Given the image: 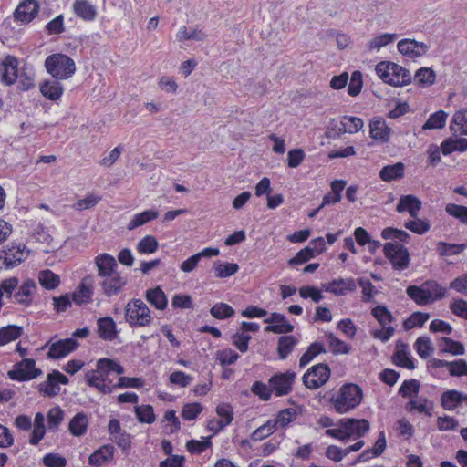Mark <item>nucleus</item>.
I'll return each instance as SVG.
<instances>
[{
  "label": "nucleus",
  "mask_w": 467,
  "mask_h": 467,
  "mask_svg": "<svg viewBox=\"0 0 467 467\" xmlns=\"http://www.w3.org/2000/svg\"><path fill=\"white\" fill-rule=\"evenodd\" d=\"M445 212L458 219L462 223L467 224V207L462 205H458L455 203H448L445 206Z\"/></svg>",
  "instance_id": "obj_54"
},
{
  "label": "nucleus",
  "mask_w": 467,
  "mask_h": 467,
  "mask_svg": "<svg viewBox=\"0 0 467 467\" xmlns=\"http://www.w3.org/2000/svg\"><path fill=\"white\" fill-rule=\"evenodd\" d=\"M441 150L444 156L454 151L465 152L467 150V139L449 137L441 142Z\"/></svg>",
  "instance_id": "obj_23"
},
{
  "label": "nucleus",
  "mask_w": 467,
  "mask_h": 467,
  "mask_svg": "<svg viewBox=\"0 0 467 467\" xmlns=\"http://www.w3.org/2000/svg\"><path fill=\"white\" fill-rule=\"evenodd\" d=\"M434 403L426 397L419 396L418 394L410 399L405 405V410L408 412L417 411L419 413H424L427 416H431V410H433Z\"/></svg>",
  "instance_id": "obj_16"
},
{
  "label": "nucleus",
  "mask_w": 467,
  "mask_h": 467,
  "mask_svg": "<svg viewBox=\"0 0 467 467\" xmlns=\"http://www.w3.org/2000/svg\"><path fill=\"white\" fill-rule=\"evenodd\" d=\"M99 336L108 341L117 337L116 323L110 317H100L97 321Z\"/></svg>",
  "instance_id": "obj_20"
},
{
  "label": "nucleus",
  "mask_w": 467,
  "mask_h": 467,
  "mask_svg": "<svg viewBox=\"0 0 467 467\" xmlns=\"http://www.w3.org/2000/svg\"><path fill=\"white\" fill-rule=\"evenodd\" d=\"M42 371L36 368V361L32 358H25L16 364L7 375L11 379L25 381L36 379Z\"/></svg>",
  "instance_id": "obj_6"
},
{
  "label": "nucleus",
  "mask_w": 467,
  "mask_h": 467,
  "mask_svg": "<svg viewBox=\"0 0 467 467\" xmlns=\"http://www.w3.org/2000/svg\"><path fill=\"white\" fill-rule=\"evenodd\" d=\"M298 339L294 336H282L277 342V354L280 359H285L297 345Z\"/></svg>",
  "instance_id": "obj_29"
},
{
  "label": "nucleus",
  "mask_w": 467,
  "mask_h": 467,
  "mask_svg": "<svg viewBox=\"0 0 467 467\" xmlns=\"http://www.w3.org/2000/svg\"><path fill=\"white\" fill-rule=\"evenodd\" d=\"M115 449L112 445H104L94 451L88 458L90 465L100 466L113 458Z\"/></svg>",
  "instance_id": "obj_26"
},
{
  "label": "nucleus",
  "mask_w": 467,
  "mask_h": 467,
  "mask_svg": "<svg viewBox=\"0 0 467 467\" xmlns=\"http://www.w3.org/2000/svg\"><path fill=\"white\" fill-rule=\"evenodd\" d=\"M449 373L452 377L467 376V362L464 359L451 361Z\"/></svg>",
  "instance_id": "obj_62"
},
{
  "label": "nucleus",
  "mask_w": 467,
  "mask_h": 467,
  "mask_svg": "<svg viewBox=\"0 0 467 467\" xmlns=\"http://www.w3.org/2000/svg\"><path fill=\"white\" fill-rule=\"evenodd\" d=\"M147 301L154 306L157 309L163 310L166 308L168 300L161 287L148 289L146 292Z\"/></svg>",
  "instance_id": "obj_32"
},
{
  "label": "nucleus",
  "mask_w": 467,
  "mask_h": 467,
  "mask_svg": "<svg viewBox=\"0 0 467 467\" xmlns=\"http://www.w3.org/2000/svg\"><path fill=\"white\" fill-rule=\"evenodd\" d=\"M36 290V283L28 279L23 283L19 290L15 294L14 299L16 303L28 306L32 303V296Z\"/></svg>",
  "instance_id": "obj_21"
},
{
  "label": "nucleus",
  "mask_w": 467,
  "mask_h": 467,
  "mask_svg": "<svg viewBox=\"0 0 467 467\" xmlns=\"http://www.w3.org/2000/svg\"><path fill=\"white\" fill-rule=\"evenodd\" d=\"M125 319L130 327H145L151 320L150 310L141 299H132L125 306Z\"/></svg>",
  "instance_id": "obj_3"
},
{
  "label": "nucleus",
  "mask_w": 467,
  "mask_h": 467,
  "mask_svg": "<svg viewBox=\"0 0 467 467\" xmlns=\"http://www.w3.org/2000/svg\"><path fill=\"white\" fill-rule=\"evenodd\" d=\"M404 226L408 230L417 234H424L431 228V225L427 220L419 219L417 217L413 218V220L406 222Z\"/></svg>",
  "instance_id": "obj_53"
},
{
  "label": "nucleus",
  "mask_w": 467,
  "mask_h": 467,
  "mask_svg": "<svg viewBox=\"0 0 467 467\" xmlns=\"http://www.w3.org/2000/svg\"><path fill=\"white\" fill-rule=\"evenodd\" d=\"M40 91L47 99L57 100L62 96L63 87L57 80L47 81L41 86Z\"/></svg>",
  "instance_id": "obj_35"
},
{
  "label": "nucleus",
  "mask_w": 467,
  "mask_h": 467,
  "mask_svg": "<svg viewBox=\"0 0 467 467\" xmlns=\"http://www.w3.org/2000/svg\"><path fill=\"white\" fill-rule=\"evenodd\" d=\"M38 12V4L36 0H25L21 2L14 12V18L23 23L33 20Z\"/></svg>",
  "instance_id": "obj_14"
},
{
  "label": "nucleus",
  "mask_w": 467,
  "mask_h": 467,
  "mask_svg": "<svg viewBox=\"0 0 467 467\" xmlns=\"http://www.w3.org/2000/svg\"><path fill=\"white\" fill-rule=\"evenodd\" d=\"M26 256V246L22 244L12 243L5 250L4 261L7 267H14L20 264Z\"/></svg>",
  "instance_id": "obj_15"
},
{
  "label": "nucleus",
  "mask_w": 467,
  "mask_h": 467,
  "mask_svg": "<svg viewBox=\"0 0 467 467\" xmlns=\"http://www.w3.org/2000/svg\"><path fill=\"white\" fill-rule=\"evenodd\" d=\"M383 251L394 270L404 271L409 267L410 253L403 244L389 242L384 244Z\"/></svg>",
  "instance_id": "obj_4"
},
{
  "label": "nucleus",
  "mask_w": 467,
  "mask_h": 467,
  "mask_svg": "<svg viewBox=\"0 0 467 467\" xmlns=\"http://www.w3.org/2000/svg\"><path fill=\"white\" fill-rule=\"evenodd\" d=\"M420 387V381L415 379L404 380L400 387L399 394L403 398H409L412 395L416 396L419 393Z\"/></svg>",
  "instance_id": "obj_52"
},
{
  "label": "nucleus",
  "mask_w": 467,
  "mask_h": 467,
  "mask_svg": "<svg viewBox=\"0 0 467 467\" xmlns=\"http://www.w3.org/2000/svg\"><path fill=\"white\" fill-rule=\"evenodd\" d=\"M414 78L420 86H431L435 82L436 74L430 67H420L416 71Z\"/></svg>",
  "instance_id": "obj_43"
},
{
  "label": "nucleus",
  "mask_w": 467,
  "mask_h": 467,
  "mask_svg": "<svg viewBox=\"0 0 467 467\" xmlns=\"http://www.w3.org/2000/svg\"><path fill=\"white\" fill-rule=\"evenodd\" d=\"M212 442L209 438H203L202 441L191 440L187 442L186 448L192 454H200L210 448Z\"/></svg>",
  "instance_id": "obj_59"
},
{
  "label": "nucleus",
  "mask_w": 467,
  "mask_h": 467,
  "mask_svg": "<svg viewBox=\"0 0 467 467\" xmlns=\"http://www.w3.org/2000/svg\"><path fill=\"white\" fill-rule=\"evenodd\" d=\"M381 236L385 240L392 239L398 240L401 243H408L410 238V234L403 230L393 227H387L381 232Z\"/></svg>",
  "instance_id": "obj_50"
},
{
  "label": "nucleus",
  "mask_w": 467,
  "mask_h": 467,
  "mask_svg": "<svg viewBox=\"0 0 467 467\" xmlns=\"http://www.w3.org/2000/svg\"><path fill=\"white\" fill-rule=\"evenodd\" d=\"M135 414L138 420L143 423H152L155 420L153 408L150 405H141L135 407Z\"/></svg>",
  "instance_id": "obj_55"
},
{
  "label": "nucleus",
  "mask_w": 467,
  "mask_h": 467,
  "mask_svg": "<svg viewBox=\"0 0 467 467\" xmlns=\"http://www.w3.org/2000/svg\"><path fill=\"white\" fill-rule=\"evenodd\" d=\"M463 401V394L458 390H447L441 394V404L446 410H455Z\"/></svg>",
  "instance_id": "obj_28"
},
{
  "label": "nucleus",
  "mask_w": 467,
  "mask_h": 467,
  "mask_svg": "<svg viewBox=\"0 0 467 467\" xmlns=\"http://www.w3.org/2000/svg\"><path fill=\"white\" fill-rule=\"evenodd\" d=\"M43 463L47 467H66L67 460L58 453H47L43 457Z\"/></svg>",
  "instance_id": "obj_63"
},
{
  "label": "nucleus",
  "mask_w": 467,
  "mask_h": 467,
  "mask_svg": "<svg viewBox=\"0 0 467 467\" xmlns=\"http://www.w3.org/2000/svg\"><path fill=\"white\" fill-rule=\"evenodd\" d=\"M415 348L421 358H429L434 351L431 339L426 337H420L416 340Z\"/></svg>",
  "instance_id": "obj_46"
},
{
  "label": "nucleus",
  "mask_w": 467,
  "mask_h": 467,
  "mask_svg": "<svg viewBox=\"0 0 467 467\" xmlns=\"http://www.w3.org/2000/svg\"><path fill=\"white\" fill-rule=\"evenodd\" d=\"M54 309L57 313L65 312L67 311L72 305V298L69 294H65L60 296H54L52 298Z\"/></svg>",
  "instance_id": "obj_61"
},
{
  "label": "nucleus",
  "mask_w": 467,
  "mask_h": 467,
  "mask_svg": "<svg viewBox=\"0 0 467 467\" xmlns=\"http://www.w3.org/2000/svg\"><path fill=\"white\" fill-rule=\"evenodd\" d=\"M335 410L345 413L350 409V383L344 384L331 399Z\"/></svg>",
  "instance_id": "obj_18"
},
{
  "label": "nucleus",
  "mask_w": 467,
  "mask_h": 467,
  "mask_svg": "<svg viewBox=\"0 0 467 467\" xmlns=\"http://www.w3.org/2000/svg\"><path fill=\"white\" fill-rule=\"evenodd\" d=\"M159 216V213L155 210H147L142 213H137L130 221L127 225L128 230L131 231L137 227H140Z\"/></svg>",
  "instance_id": "obj_34"
},
{
  "label": "nucleus",
  "mask_w": 467,
  "mask_h": 467,
  "mask_svg": "<svg viewBox=\"0 0 467 467\" xmlns=\"http://www.w3.org/2000/svg\"><path fill=\"white\" fill-rule=\"evenodd\" d=\"M450 130L453 137L467 135V109L454 113L450 124Z\"/></svg>",
  "instance_id": "obj_22"
},
{
  "label": "nucleus",
  "mask_w": 467,
  "mask_h": 467,
  "mask_svg": "<svg viewBox=\"0 0 467 467\" xmlns=\"http://www.w3.org/2000/svg\"><path fill=\"white\" fill-rule=\"evenodd\" d=\"M369 132L371 138L386 142L389 139L390 128H389L382 119H373L369 124Z\"/></svg>",
  "instance_id": "obj_24"
},
{
  "label": "nucleus",
  "mask_w": 467,
  "mask_h": 467,
  "mask_svg": "<svg viewBox=\"0 0 467 467\" xmlns=\"http://www.w3.org/2000/svg\"><path fill=\"white\" fill-rule=\"evenodd\" d=\"M275 428L276 422H274L273 420H269L253 431L251 439L254 441H262L270 436L275 431Z\"/></svg>",
  "instance_id": "obj_45"
},
{
  "label": "nucleus",
  "mask_w": 467,
  "mask_h": 467,
  "mask_svg": "<svg viewBox=\"0 0 467 467\" xmlns=\"http://www.w3.org/2000/svg\"><path fill=\"white\" fill-rule=\"evenodd\" d=\"M211 315L218 319H224L234 314V309L225 303H217L210 310Z\"/></svg>",
  "instance_id": "obj_57"
},
{
  "label": "nucleus",
  "mask_w": 467,
  "mask_h": 467,
  "mask_svg": "<svg viewBox=\"0 0 467 467\" xmlns=\"http://www.w3.org/2000/svg\"><path fill=\"white\" fill-rule=\"evenodd\" d=\"M330 377V368L324 363L311 367L303 376L304 385L310 389H317L323 386Z\"/></svg>",
  "instance_id": "obj_5"
},
{
  "label": "nucleus",
  "mask_w": 467,
  "mask_h": 467,
  "mask_svg": "<svg viewBox=\"0 0 467 467\" xmlns=\"http://www.w3.org/2000/svg\"><path fill=\"white\" fill-rule=\"evenodd\" d=\"M76 15L84 20H93L96 17V7L87 0H76L74 3Z\"/></svg>",
  "instance_id": "obj_31"
},
{
  "label": "nucleus",
  "mask_w": 467,
  "mask_h": 467,
  "mask_svg": "<svg viewBox=\"0 0 467 467\" xmlns=\"http://www.w3.org/2000/svg\"><path fill=\"white\" fill-rule=\"evenodd\" d=\"M427 295L431 296V304L442 299L447 295V289L434 280H427L423 283Z\"/></svg>",
  "instance_id": "obj_37"
},
{
  "label": "nucleus",
  "mask_w": 467,
  "mask_h": 467,
  "mask_svg": "<svg viewBox=\"0 0 467 467\" xmlns=\"http://www.w3.org/2000/svg\"><path fill=\"white\" fill-rule=\"evenodd\" d=\"M94 264L98 271V276L101 279L105 276L116 274L118 264L114 256L103 253L94 258Z\"/></svg>",
  "instance_id": "obj_12"
},
{
  "label": "nucleus",
  "mask_w": 467,
  "mask_h": 467,
  "mask_svg": "<svg viewBox=\"0 0 467 467\" xmlns=\"http://www.w3.org/2000/svg\"><path fill=\"white\" fill-rule=\"evenodd\" d=\"M86 380L90 387L98 389L102 393L112 391V388L105 383L104 376L97 375L95 371L88 372Z\"/></svg>",
  "instance_id": "obj_42"
},
{
  "label": "nucleus",
  "mask_w": 467,
  "mask_h": 467,
  "mask_svg": "<svg viewBox=\"0 0 467 467\" xmlns=\"http://www.w3.org/2000/svg\"><path fill=\"white\" fill-rule=\"evenodd\" d=\"M451 311L457 317L467 319V301L455 299L450 306Z\"/></svg>",
  "instance_id": "obj_64"
},
{
  "label": "nucleus",
  "mask_w": 467,
  "mask_h": 467,
  "mask_svg": "<svg viewBox=\"0 0 467 467\" xmlns=\"http://www.w3.org/2000/svg\"><path fill=\"white\" fill-rule=\"evenodd\" d=\"M398 50L404 55L420 57L428 51V46L414 39H403L398 43Z\"/></svg>",
  "instance_id": "obj_17"
},
{
  "label": "nucleus",
  "mask_w": 467,
  "mask_h": 467,
  "mask_svg": "<svg viewBox=\"0 0 467 467\" xmlns=\"http://www.w3.org/2000/svg\"><path fill=\"white\" fill-rule=\"evenodd\" d=\"M442 341L445 344L444 348L441 349L442 352L451 353L455 356H462L465 353V348L461 342L455 341L450 337H443Z\"/></svg>",
  "instance_id": "obj_58"
},
{
  "label": "nucleus",
  "mask_w": 467,
  "mask_h": 467,
  "mask_svg": "<svg viewBox=\"0 0 467 467\" xmlns=\"http://www.w3.org/2000/svg\"><path fill=\"white\" fill-rule=\"evenodd\" d=\"M405 165L399 161L392 165L384 166L379 171V177L384 182L400 180L404 176Z\"/></svg>",
  "instance_id": "obj_25"
},
{
  "label": "nucleus",
  "mask_w": 467,
  "mask_h": 467,
  "mask_svg": "<svg viewBox=\"0 0 467 467\" xmlns=\"http://www.w3.org/2000/svg\"><path fill=\"white\" fill-rule=\"evenodd\" d=\"M88 420L85 413L76 414L69 422V431L74 436H81L87 431Z\"/></svg>",
  "instance_id": "obj_36"
},
{
  "label": "nucleus",
  "mask_w": 467,
  "mask_h": 467,
  "mask_svg": "<svg viewBox=\"0 0 467 467\" xmlns=\"http://www.w3.org/2000/svg\"><path fill=\"white\" fill-rule=\"evenodd\" d=\"M94 281L95 277L92 275H86L81 280L78 288L70 296L75 304L81 306L91 301Z\"/></svg>",
  "instance_id": "obj_10"
},
{
  "label": "nucleus",
  "mask_w": 467,
  "mask_h": 467,
  "mask_svg": "<svg viewBox=\"0 0 467 467\" xmlns=\"http://www.w3.org/2000/svg\"><path fill=\"white\" fill-rule=\"evenodd\" d=\"M269 325L265 327V331L275 334H285L294 330V326L290 324L286 317L279 313H272L271 317L265 319Z\"/></svg>",
  "instance_id": "obj_13"
},
{
  "label": "nucleus",
  "mask_w": 467,
  "mask_h": 467,
  "mask_svg": "<svg viewBox=\"0 0 467 467\" xmlns=\"http://www.w3.org/2000/svg\"><path fill=\"white\" fill-rule=\"evenodd\" d=\"M158 246V241L153 235H146L137 244V251L140 254H152Z\"/></svg>",
  "instance_id": "obj_49"
},
{
  "label": "nucleus",
  "mask_w": 467,
  "mask_h": 467,
  "mask_svg": "<svg viewBox=\"0 0 467 467\" xmlns=\"http://www.w3.org/2000/svg\"><path fill=\"white\" fill-rule=\"evenodd\" d=\"M128 283L127 276L119 272L100 279L99 285L103 294L108 296H115L120 294Z\"/></svg>",
  "instance_id": "obj_9"
},
{
  "label": "nucleus",
  "mask_w": 467,
  "mask_h": 467,
  "mask_svg": "<svg viewBox=\"0 0 467 467\" xmlns=\"http://www.w3.org/2000/svg\"><path fill=\"white\" fill-rule=\"evenodd\" d=\"M64 420V411L59 407H54L47 412V426L51 431H57Z\"/></svg>",
  "instance_id": "obj_51"
},
{
  "label": "nucleus",
  "mask_w": 467,
  "mask_h": 467,
  "mask_svg": "<svg viewBox=\"0 0 467 467\" xmlns=\"http://www.w3.org/2000/svg\"><path fill=\"white\" fill-rule=\"evenodd\" d=\"M429 318V313L416 311L403 322V327L405 330H410L415 327H422Z\"/></svg>",
  "instance_id": "obj_44"
},
{
  "label": "nucleus",
  "mask_w": 467,
  "mask_h": 467,
  "mask_svg": "<svg viewBox=\"0 0 467 467\" xmlns=\"http://www.w3.org/2000/svg\"><path fill=\"white\" fill-rule=\"evenodd\" d=\"M467 247V244H450L446 242H439L437 244V251L441 256L456 255L463 252Z\"/></svg>",
  "instance_id": "obj_38"
},
{
  "label": "nucleus",
  "mask_w": 467,
  "mask_h": 467,
  "mask_svg": "<svg viewBox=\"0 0 467 467\" xmlns=\"http://www.w3.org/2000/svg\"><path fill=\"white\" fill-rule=\"evenodd\" d=\"M296 417V411L295 409L288 408L282 410L275 420H273L274 422H276V426L279 424L281 427L287 426L290 422H292Z\"/></svg>",
  "instance_id": "obj_60"
},
{
  "label": "nucleus",
  "mask_w": 467,
  "mask_h": 467,
  "mask_svg": "<svg viewBox=\"0 0 467 467\" xmlns=\"http://www.w3.org/2000/svg\"><path fill=\"white\" fill-rule=\"evenodd\" d=\"M406 348V344L399 341L397 343V350L393 354L392 360L399 367L405 368L407 369H414V362L409 358Z\"/></svg>",
  "instance_id": "obj_27"
},
{
  "label": "nucleus",
  "mask_w": 467,
  "mask_h": 467,
  "mask_svg": "<svg viewBox=\"0 0 467 467\" xmlns=\"http://www.w3.org/2000/svg\"><path fill=\"white\" fill-rule=\"evenodd\" d=\"M342 428L328 429L326 431V434L340 440H345L350 437V419H345L341 420Z\"/></svg>",
  "instance_id": "obj_56"
},
{
  "label": "nucleus",
  "mask_w": 467,
  "mask_h": 467,
  "mask_svg": "<svg viewBox=\"0 0 467 467\" xmlns=\"http://www.w3.org/2000/svg\"><path fill=\"white\" fill-rule=\"evenodd\" d=\"M296 379V373L286 371L285 373L275 374L270 378L268 383L272 391L276 396H285L291 392L292 386Z\"/></svg>",
  "instance_id": "obj_7"
},
{
  "label": "nucleus",
  "mask_w": 467,
  "mask_h": 467,
  "mask_svg": "<svg viewBox=\"0 0 467 467\" xmlns=\"http://www.w3.org/2000/svg\"><path fill=\"white\" fill-rule=\"evenodd\" d=\"M372 316L379 321L382 327L393 322L391 312L385 306H377L371 311Z\"/></svg>",
  "instance_id": "obj_47"
},
{
  "label": "nucleus",
  "mask_w": 467,
  "mask_h": 467,
  "mask_svg": "<svg viewBox=\"0 0 467 467\" xmlns=\"http://www.w3.org/2000/svg\"><path fill=\"white\" fill-rule=\"evenodd\" d=\"M421 208V202L414 195H403L400 198L396 211L402 213L407 211L412 218L418 216V212Z\"/></svg>",
  "instance_id": "obj_19"
},
{
  "label": "nucleus",
  "mask_w": 467,
  "mask_h": 467,
  "mask_svg": "<svg viewBox=\"0 0 467 467\" xmlns=\"http://www.w3.org/2000/svg\"><path fill=\"white\" fill-rule=\"evenodd\" d=\"M213 268L217 278H227L238 272L239 265L235 263L222 262L218 260L213 263Z\"/></svg>",
  "instance_id": "obj_33"
},
{
  "label": "nucleus",
  "mask_w": 467,
  "mask_h": 467,
  "mask_svg": "<svg viewBox=\"0 0 467 467\" xmlns=\"http://www.w3.org/2000/svg\"><path fill=\"white\" fill-rule=\"evenodd\" d=\"M18 60L13 56L5 57L0 62V80L9 86L16 82L18 78Z\"/></svg>",
  "instance_id": "obj_11"
},
{
  "label": "nucleus",
  "mask_w": 467,
  "mask_h": 467,
  "mask_svg": "<svg viewBox=\"0 0 467 467\" xmlns=\"http://www.w3.org/2000/svg\"><path fill=\"white\" fill-rule=\"evenodd\" d=\"M47 71L56 79L64 80L72 77L76 71V65L68 56L57 53L48 56L45 61Z\"/></svg>",
  "instance_id": "obj_2"
},
{
  "label": "nucleus",
  "mask_w": 467,
  "mask_h": 467,
  "mask_svg": "<svg viewBox=\"0 0 467 467\" xmlns=\"http://www.w3.org/2000/svg\"><path fill=\"white\" fill-rule=\"evenodd\" d=\"M448 114L444 110H438L431 114L422 126L423 130L441 129L446 124Z\"/></svg>",
  "instance_id": "obj_41"
},
{
  "label": "nucleus",
  "mask_w": 467,
  "mask_h": 467,
  "mask_svg": "<svg viewBox=\"0 0 467 467\" xmlns=\"http://www.w3.org/2000/svg\"><path fill=\"white\" fill-rule=\"evenodd\" d=\"M375 70L383 82L394 87L406 86L412 79V76L408 69L389 61L378 63Z\"/></svg>",
  "instance_id": "obj_1"
},
{
  "label": "nucleus",
  "mask_w": 467,
  "mask_h": 467,
  "mask_svg": "<svg viewBox=\"0 0 467 467\" xmlns=\"http://www.w3.org/2000/svg\"><path fill=\"white\" fill-rule=\"evenodd\" d=\"M408 296L412 299L418 306H425L431 304V296L426 292L423 284L420 286L409 285L406 289Z\"/></svg>",
  "instance_id": "obj_30"
},
{
  "label": "nucleus",
  "mask_w": 467,
  "mask_h": 467,
  "mask_svg": "<svg viewBox=\"0 0 467 467\" xmlns=\"http://www.w3.org/2000/svg\"><path fill=\"white\" fill-rule=\"evenodd\" d=\"M322 352H325V348L322 344L317 342L311 344L307 350L300 358V368L306 366L315 357Z\"/></svg>",
  "instance_id": "obj_48"
},
{
  "label": "nucleus",
  "mask_w": 467,
  "mask_h": 467,
  "mask_svg": "<svg viewBox=\"0 0 467 467\" xmlns=\"http://www.w3.org/2000/svg\"><path fill=\"white\" fill-rule=\"evenodd\" d=\"M38 281L44 288L53 290L59 285L60 277L57 274L47 269L39 273Z\"/></svg>",
  "instance_id": "obj_39"
},
{
  "label": "nucleus",
  "mask_w": 467,
  "mask_h": 467,
  "mask_svg": "<svg viewBox=\"0 0 467 467\" xmlns=\"http://www.w3.org/2000/svg\"><path fill=\"white\" fill-rule=\"evenodd\" d=\"M78 346V343L74 338H66L57 340L54 343H51V341H48L46 343V345L43 347L48 348L47 352V358L51 359H59L62 358L68 354H70L72 351H74Z\"/></svg>",
  "instance_id": "obj_8"
},
{
  "label": "nucleus",
  "mask_w": 467,
  "mask_h": 467,
  "mask_svg": "<svg viewBox=\"0 0 467 467\" xmlns=\"http://www.w3.org/2000/svg\"><path fill=\"white\" fill-rule=\"evenodd\" d=\"M22 334V327L9 325L0 329V346H4L18 338Z\"/></svg>",
  "instance_id": "obj_40"
}]
</instances>
